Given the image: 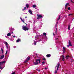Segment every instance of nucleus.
<instances>
[{"label":"nucleus","instance_id":"de8ad7c7","mask_svg":"<svg viewBox=\"0 0 74 74\" xmlns=\"http://www.w3.org/2000/svg\"><path fill=\"white\" fill-rule=\"evenodd\" d=\"M58 38H56V40H58Z\"/></svg>","mask_w":74,"mask_h":74},{"label":"nucleus","instance_id":"a211bd4d","mask_svg":"<svg viewBox=\"0 0 74 74\" xmlns=\"http://www.w3.org/2000/svg\"><path fill=\"white\" fill-rule=\"evenodd\" d=\"M70 25H69L68 27V29L69 30H70Z\"/></svg>","mask_w":74,"mask_h":74},{"label":"nucleus","instance_id":"7ed1b4c3","mask_svg":"<svg viewBox=\"0 0 74 74\" xmlns=\"http://www.w3.org/2000/svg\"><path fill=\"white\" fill-rule=\"evenodd\" d=\"M5 63V61H3L2 62H0V66H1V65H2L3 63Z\"/></svg>","mask_w":74,"mask_h":74},{"label":"nucleus","instance_id":"72a5a7b5","mask_svg":"<svg viewBox=\"0 0 74 74\" xmlns=\"http://www.w3.org/2000/svg\"><path fill=\"white\" fill-rule=\"evenodd\" d=\"M70 46V45H67V47L68 48H69V47Z\"/></svg>","mask_w":74,"mask_h":74},{"label":"nucleus","instance_id":"6e6552de","mask_svg":"<svg viewBox=\"0 0 74 74\" xmlns=\"http://www.w3.org/2000/svg\"><path fill=\"white\" fill-rule=\"evenodd\" d=\"M69 44L71 47L72 46V45H71V41H70V40H69Z\"/></svg>","mask_w":74,"mask_h":74},{"label":"nucleus","instance_id":"f3484780","mask_svg":"<svg viewBox=\"0 0 74 74\" xmlns=\"http://www.w3.org/2000/svg\"><path fill=\"white\" fill-rule=\"evenodd\" d=\"M32 7L33 8H36V7H37V5H33L32 6Z\"/></svg>","mask_w":74,"mask_h":74},{"label":"nucleus","instance_id":"20e7f679","mask_svg":"<svg viewBox=\"0 0 74 74\" xmlns=\"http://www.w3.org/2000/svg\"><path fill=\"white\" fill-rule=\"evenodd\" d=\"M30 58L29 57V56L27 58L26 60H25V62H27V61H29V60H30Z\"/></svg>","mask_w":74,"mask_h":74},{"label":"nucleus","instance_id":"aec40b11","mask_svg":"<svg viewBox=\"0 0 74 74\" xmlns=\"http://www.w3.org/2000/svg\"><path fill=\"white\" fill-rule=\"evenodd\" d=\"M26 7H27V8H28L29 7V5L28 4H27L26 5Z\"/></svg>","mask_w":74,"mask_h":74},{"label":"nucleus","instance_id":"6ab92c4d","mask_svg":"<svg viewBox=\"0 0 74 74\" xmlns=\"http://www.w3.org/2000/svg\"><path fill=\"white\" fill-rule=\"evenodd\" d=\"M20 19H21V20L22 21L23 23H25V22H24V21L23 20V19H22V18H21V17H20Z\"/></svg>","mask_w":74,"mask_h":74},{"label":"nucleus","instance_id":"4468645a","mask_svg":"<svg viewBox=\"0 0 74 74\" xmlns=\"http://www.w3.org/2000/svg\"><path fill=\"white\" fill-rule=\"evenodd\" d=\"M4 58V55H3V56H2L0 58V59H3Z\"/></svg>","mask_w":74,"mask_h":74},{"label":"nucleus","instance_id":"c9c22d12","mask_svg":"<svg viewBox=\"0 0 74 74\" xmlns=\"http://www.w3.org/2000/svg\"><path fill=\"white\" fill-rule=\"evenodd\" d=\"M12 74H15V73L14 72L13 73H12Z\"/></svg>","mask_w":74,"mask_h":74},{"label":"nucleus","instance_id":"5701e85b","mask_svg":"<svg viewBox=\"0 0 74 74\" xmlns=\"http://www.w3.org/2000/svg\"><path fill=\"white\" fill-rule=\"evenodd\" d=\"M45 62L43 61L42 62V65H44V64H45Z\"/></svg>","mask_w":74,"mask_h":74},{"label":"nucleus","instance_id":"58836bf2","mask_svg":"<svg viewBox=\"0 0 74 74\" xmlns=\"http://www.w3.org/2000/svg\"><path fill=\"white\" fill-rule=\"evenodd\" d=\"M45 69L46 70H47V69H48V68H47L46 67L45 68Z\"/></svg>","mask_w":74,"mask_h":74},{"label":"nucleus","instance_id":"f03ea898","mask_svg":"<svg viewBox=\"0 0 74 74\" xmlns=\"http://www.w3.org/2000/svg\"><path fill=\"white\" fill-rule=\"evenodd\" d=\"M37 16H38V18H37V19H39L40 18H42V16L40 14H37Z\"/></svg>","mask_w":74,"mask_h":74},{"label":"nucleus","instance_id":"09e8293b","mask_svg":"<svg viewBox=\"0 0 74 74\" xmlns=\"http://www.w3.org/2000/svg\"><path fill=\"white\" fill-rule=\"evenodd\" d=\"M36 70H37V71H38V69H36Z\"/></svg>","mask_w":74,"mask_h":74},{"label":"nucleus","instance_id":"9b49d317","mask_svg":"<svg viewBox=\"0 0 74 74\" xmlns=\"http://www.w3.org/2000/svg\"><path fill=\"white\" fill-rule=\"evenodd\" d=\"M57 64H58V66H57V70L58 71L59 70V66H60V64L58 63Z\"/></svg>","mask_w":74,"mask_h":74},{"label":"nucleus","instance_id":"2f4dec72","mask_svg":"<svg viewBox=\"0 0 74 74\" xmlns=\"http://www.w3.org/2000/svg\"><path fill=\"white\" fill-rule=\"evenodd\" d=\"M7 53H8V51L7 50L6 52L5 53V55H6L7 54Z\"/></svg>","mask_w":74,"mask_h":74},{"label":"nucleus","instance_id":"8fccbe9b","mask_svg":"<svg viewBox=\"0 0 74 74\" xmlns=\"http://www.w3.org/2000/svg\"><path fill=\"white\" fill-rule=\"evenodd\" d=\"M53 36H55V34H54V33H53Z\"/></svg>","mask_w":74,"mask_h":74},{"label":"nucleus","instance_id":"423d86ee","mask_svg":"<svg viewBox=\"0 0 74 74\" xmlns=\"http://www.w3.org/2000/svg\"><path fill=\"white\" fill-rule=\"evenodd\" d=\"M39 62V63H40V62H41V60L40 59H36V62Z\"/></svg>","mask_w":74,"mask_h":74},{"label":"nucleus","instance_id":"864d4df0","mask_svg":"<svg viewBox=\"0 0 74 74\" xmlns=\"http://www.w3.org/2000/svg\"><path fill=\"white\" fill-rule=\"evenodd\" d=\"M41 41V40H39L38 41L39 42V41Z\"/></svg>","mask_w":74,"mask_h":74},{"label":"nucleus","instance_id":"a19ab883","mask_svg":"<svg viewBox=\"0 0 74 74\" xmlns=\"http://www.w3.org/2000/svg\"><path fill=\"white\" fill-rule=\"evenodd\" d=\"M13 47H14V48H16V46H14Z\"/></svg>","mask_w":74,"mask_h":74},{"label":"nucleus","instance_id":"4d7b16f0","mask_svg":"<svg viewBox=\"0 0 74 74\" xmlns=\"http://www.w3.org/2000/svg\"><path fill=\"white\" fill-rule=\"evenodd\" d=\"M63 72H64V71H63Z\"/></svg>","mask_w":74,"mask_h":74},{"label":"nucleus","instance_id":"c03bdc74","mask_svg":"<svg viewBox=\"0 0 74 74\" xmlns=\"http://www.w3.org/2000/svg\"><path fill=\"white\" fill-rule=\"evenodd\" d=\"M55 27H57V24H56V25L55 26Z\"/></svg>","mask_w":74,"mask_h":74},{"label":"nucleus","instance_id":"393cba45","mask_svg":"<svg viewBox=\"0 0 74 74\" xmlns=\"http://www.w3.org/2000/svg\"><path fill=\"white\" fill-rule=\"evenodd\" d=\"M68 58H69V55L66 56V59H68Z\"/></svg>","mask_w":74,"mask_h":74},{"label":"nucleus","instance_id":"f8f14e48","mask_svg":"<svg viewBox=\"0 0 74 74\" xmlns=\"http://www.w3.org/2000/svg\"><path fill=\"white\" fill-rule=\"evenodd\" d=\"M21 39L20 38H18V40H17L16 41V42H19V41H21Z\"/></svg>","mask_w":74,"mask_h":74},{"label":"nucleus","instance_id":"6e6d98bb","mask_svg":"<svg viewBox=\"0 0 74 74\" xmlns=\"http://www.w3.org/2000/svg\"><path fill=\"white\" fill-rule=\"evenodd\" d=\"M42 70H44V69H42Z\"/></svg>","mask_w":74,"mask_h":74},{"label":"nucleus","instance_id":"1a4fd4ad","mask_svg":"<svg viewBox=\"0 0 74 74\" xmlns=\"http://www.w3.org/2000/svg\"><path fill=\"white\" fill-rule=\"evenodd\" d=\"M69 3H67L66 4L65 7V9H66V8H67V6H68L69 5Z\"/></svg>","mask_w":74,"mask_h":74},{"label":"nucleus","instance_id":"7c9ffc66","mask_svg":"<svg viewBox=\"0 0 74 74\" xmlns=\"http://www.w3.org/2000/svg\"><path fill=\"white\" fill-rule=\"evenodd\" d=\"M42 60H46V59H45V58H43Z\"/></svg>","mask_w":74,"mask_h":74},{"label":"nucleus","instance_id":"3c124183","mask_svg":"<svg viewBox=\"0 0 74 74\" xmlns=\"http://www.w3.org/2000/svg\"><path fill=\"white\" fill-rule=\"evenodd\" d=\"M25 18H27V16H25Z\"/></svg>","mask_w":74,"mask_h":74},{"label":"nucleus","instance_id":"2eb2a0df","mask_svg":"<svg viewBox=\"0 0 74 74\" xmlns=\"http://www.w3.org/2000/svg\"><path fill=\"white\" fill-rule=\"evenodd\" d=\"M62 61H64V56L63 55L62 56Z\"/></svg>","mask_w":74,"mask_h":74},{"label":"nucleus","instance_id":"a18cd8bd","mask_svg":"<svg viewBox=\"0 0 74 74\" xmlns=\"http://www.w3.org/2000/svg\"><path fill=\"white\" fill-rule=\"evenodd\" d=\"M56 67H57V66H56L55 68V69H56Z\"/></svg>","mask_w":74,"mask_h":74},{"label":"nucleus","instance_id":"f704fd0d","mask_svg":"<svg viewBox=\"0 0 74 74\" xmlns=\"http://www.w3.org/2000/svg\"><path fill=\"white\" fill-rule=\"evenodd\" d=\"M70 15H73L72 14H70L69 15V16H70Z\"/></svg>","mask_w":74,"mask_h":74},{"label":"nucleus","instance_id":"473e14b6","mask_svg":"<svg viewBox=\"0 0 74 74\" xmlns=\"http://www.w3.org/2000/svg\"><path fill=\"white\" fill-rule=\"evenodd\" d=\"M71 2H72V3H74V2L72 0H71Z\"/></svg>","mask_w":74,"mask_h":74},{"label":"nucleus","instance_id":"603ef678","mask_svg":"<svg viewBox=\"0 0 74 74\" xmlns=\"http://www.w3.org/2000/svg\"><path fill=\"white\" fill-rule=\"evenodd\" d=\"M58 22H57V24H57H57H58Z\"/></svg>","mask_w":74,"mask_h":74},{"label":"nucleus","instance_id":"4be33fe9","mask_svg":"<svg viewBox=\"0 0 74 74\" xmlns=\"http://www.w3.org/2000/svg\"><path fill=\"white\" fill-rule=\"evenodd\" d=\"M5 44L6 45V46H8V43H7V42H5Z\"/></svg>","mask_w":74,"mask_h":74},{"label":"nucleus","instance_id":"79ce46f5","mask_svg":"<svg viewBox=\"0 0 74 74\" xmlns=\"http://www.w3.org/2000/svg\"><path fill=\"white\" fill-rule=\"evenodd\" d=\"M26 7H24V10H26Z\"/></svg>","mask_w":74,"mask_h":74},{"label":"nucleus","instance_id":"e433bc0d","mask_svg":"<svg viewBox=\"0 0 74 74\" xmlns=\"http://www.w3.org/2000/svg\"><path fill=\"white\" fill-rule=\"evenodd\" d=\"M40 70H38V71H39V72H40Z\"/></svg>","mask_w":74,"mask_h":74},{"label":"nucleus","instance_id":"cd10ccee","mask_svg":"<svg viewBox=\"0 0 74 74\" xmlns=\"http://www.w3.org/2000/svg\"><path fill=\"white\" fill-rule=\"evenodd\" d=\"M68 10H69V11H70V10H71V8L70 7H69L68 8Z\"/></svg>","mask_w":74,"mask_h":74},{"label":"nucleus","instance_id":"ddd939ff","mask_svg":"<svg viewBox=\"0 0 74 74\" xmlns=\"http://www.w3.org/2000/svg\"><path fill=\"white\" fill-rule=\"evenodd\" d=\"M7 36L8 37H9V36H11V33L10 32L9 33L7 34Z\"/></svg>","mask_w":74,"mask_h":74},{"label":"nucleus","instance_id":"49530a36","mask_svg":"<svg viewBox=\"0 0 74 74\" xmlns=\"http://www.w3.org/2000/svg\"><path fill=\"white\" fill-rule=\"evenodd\" d=\"M23 11H24V10H25V9H23Z\"/></svg>","mask_w":74,"mask_h":74},{"label":"nucleus","instance_id":"37998d69","mask_svg":"<svg viewBox=\"0 0 74 74\" xmlns=\"http://www.w3.org/2000/svg\"><path fill=\"white\" fill-rule=\"evenodd\" d=\"M0 66H0V69H2V67Z\"/></svg>","mask_w":74,"mask_h":74},{"label":"nucleus","instance_id":"5fc2aeb1","mask_svg":"<svg viewBox=\"0 0 74 74\" xmlns=\"http://www.w3.org/2000/svg\"><path fill=\"white\" fill-rule=\"evenodd\" d=\"M45 36L46 37H47V36H46H46Z\"/></svg>","mask_w":74,"mask_h":74},{"label":"nucleus","instance_id":"c756f323","mask_svg":"<svg viewBox=\"0 0 74 74\" xmlns=\"http://www.w3.org/2000/svg\"><path fill=\"white\" fill-rule=\"evenodd\" d=\"M1 51L2 52H3V49L2 48H1Z\"/></svg>","mask_w":74,"mask_h":74},{"label":"nucleus","instance_id":"0eeeda50","mask_svg":"<svg viewBox=\"0 0 74 74\" xmlns=\"http://www.w3.org/2000/svg\"><path fill=\"white\" fill-rule=\"evenodd\" d=\"M33 63L34 65H38V62H37L36 61V62H34Z\"/></svg>","mask_w":74,"mask_h":74},{"label":"nucleus","instance_id":"c85d7f7f","mask_svg":"<svg viewBox=\"0 0 74 74\" xmlns=\"http://www.w3.org/2000/svg\"><path fill=\"white\" fill-rule=\"evenodd\" d=\"M43 35H44V36H46V33H43Z\"/></svg>","mask_w":74,"mask_h":74},{"label":"nucleus","instance_id":"4c0bfd02","mask_svg":"<svg viewBox=\"0 0 74 74\" xmlns=\"http://www.w3.org/2000/svg\"><path fill=\"white\" fill-rule=\"evenodd\" d=\"M12 36H13V37H14V38H15V36H14V35H12Z\"/></svg>","mask_w":74,"mask_h":74},{"label":"nucleus","instance_id":"dca6fc26","mask_svg":"<svg viewBox=\"0 0 74 74\" xmlns=\"http://www.w3.org/2000/svg\"><path fill=\"white\" fill-rule=\"evenodd\" d=\"M51 54H47L46 55V56L48 57V58H49V57H51Z\"/></svg>","mask_w":74,"mask_h":74},{"label":"nucleus","instance_id":"ea45409f","mask_svg":"<svg viewBox=\"0 0 74 74\" xmlns=\"http://www.w3.org/2000/svg\"><path fill=\"white\" fill-rule=\"evenodd\" d=\"M6 47H7V49H8V46H6Z\"/></svg>","mask_w":74,"mask_h":74},{"label":"nucleus","instance_id":"412c9836","mask_svg":"<svg viewBox=\"0 0 74 74\" xmlns=\"http://www.w3.org/2000/svg\"><path fill=\"white\" fill-rule=\"evenodd\" d=\"M60 19V15L58 18V21H59Z\"/></svg>","mask_w":74,"mask_h":74},{"label":"nucleus","instance_id":"a878e982","mask_svg":"<svg viewBox=\"0 0 74 74\" xmlns=\"http://www.w3.org/2000/svg\"><path fill=\"white\" fill-rule=\"evenodd\" d=\"M36 41H34V45H36Z\"/></svg>","mask_w":74,"mask_h":74},{"label":"nucleus","instance_id":"9d476101","mask_svg":"<svg viewBox=\"0 0 74 74\" xmlns=\"http://www.w3.org/2000/svg\"><path fill=\"white\" fill-rule=\"evenodd\" d=\"M28 12H29L30 14H33V12H32V10H29Z\"/></svg>","mask_w":74,"mask_h":74},{"label":"nucleus","instance_id":"bb28decb","mask_svg":"<svg viewBox=\"0 0 74 74\" xmlns=\"http://www.w3.org/2000/svg\"><path fill=\"white\" fill-rule=\"evenodd\" d=\"M54 73L55 74H56V73H57V71L56 70H55Z\"/></svg>","mask_w":74,"mask_h":74},{"label":"nucleus","instance_id":"f257e3e1","mask_svg":"<svg viewBox=\"0 0 74 74\" xmlns=\"http://www.w3.org/2000/svg\"><path fill=\"white\" fill-rule=\"evenodd\" d=\"M22 29H23L25 31H26V30H29V28L26 27V25L24 26Z\"/></svg>","mask_w":74,"mask_h":74},{"label":"nucleus","instance_id":"39448f33","mask_svg":"<svg viewBox=\"0 0 74 74\" xmlns=\"http://www.w3.org/2000/svg\"><path fill=\"white\" fill-rule=\"evenodd\" d=\"M66 52V47H63V53H64Z\"/></svg>","mask_w":74,"mask_h":74},{"label":"nucleus","instance_id":"b1692460","mask_svg":"<svg viewBox=\"0 0 74 74\" xmlns=\"http://www.w3.org/2000/svg\"><path fill=\"white\" fill-rule=\"evenodd\" d=\"M56 30L55 33L56 34L57 33V28L56 27Z\"/></svg>","mask_w":74,"mask_h":74}]
</instances>
